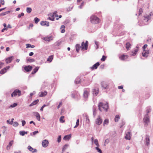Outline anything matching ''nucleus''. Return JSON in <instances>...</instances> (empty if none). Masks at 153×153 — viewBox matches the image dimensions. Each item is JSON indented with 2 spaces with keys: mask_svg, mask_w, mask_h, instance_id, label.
<instances>
[{
  "mask_svg": "<svg viewBox=\"0 0 153 153\" xmlns=\"http://www.w3.org/2000/svg\"><path fill=\"white\" fill-rule=\"evenodd\" d=\"M26 48H30V46H31V45L30 44H26Z\"/></svg>",
  "mask_w": 153,
  "mask_h": 153,
  "instance_id": "obj_61",
  "label": "nucleus"
},
{
  "mask_svg": "<svg viewBox=\"0 0 153 153\" xmlns=\"http://www.w3.org/2000/svg\"><path fill=\"white\" fill-rule=\"evenodd\" d=\"M81 80L79 78H77L75 80V82L76 84H77L80 83Z\"/></svg>",
  "mask_w": 153,
  "mask_h": 153,
  "instance_id": "obj_36",
  "label": "nucleus"
},
{
  "mask_svg": "<svg viewBox=\"0 0 153 153\" xmlns=\"http://www.w3.org/2000/svg\"><path fill=\"white\" fill-rule=\"evenodd\" d=\"M27 132L25 131H19V134L22 136H24L25 134H27Z\"/></svg>",
  "mask_w": 153,
  "mask_h": 153,
  "instance_id": "obj_33",
  "label": "nucleus"
},
{
  "mask_svg": "<svg viewBox=\"0 0 153 153\" xmlns=\"http://www.w3.org/2000/svg\"><path fill=\"white\" fill-rule=\"evenodd\" d=\"M71 137V135L69 134L65 135L63 138V139L65 140H69Z\"/></svg>",
  "mask_w": 153,
  "mask_h": 153,
  "instance_id": "obj_26",
  "label": "nucleus"
},
{
  "mask_svg": "<svg viewBox=\"0 0 153 153\" xmlns=\"http://www.w3.org/2000/svg\"><path fill=\"white\" fill-rule=\"evenodd\" d=\"M151 15V14L150 15H145L142 18L143 23L141 25L147 24V22L150 19Z\"/></svg>",
  "mask_w": 153,
  "mask_h": 153,
  "instance_id": "obj_4",
  "label": "nucleus"
},
{
  "mask_svg": "<svg viewBox=\"0 0 153 153\" xmlns=\"http://www.w3.org/2000/svg\"><path fill=\"white\" fill-rule=\"evenodd\" d=\"M33 114L36 117L38 121H40V116L39 114L37 112H34L33 113Z\"/></svg>",
  "mask_w": 153,
  "mask_h": 153,
  "instance_id": "obj_23",
  "label": "nucleus"
},
{
  "mask_svg": "<svg viewBox=\"0 0 153 153\" xmlns=\"http://www.w3.org/2000/svg\"><path fill=\"white\" fill-rule=\"evenodd\" d=\"M149 51H143L142 53V56L145 57H147L148 56Z\"/></svg>",
  "mask_w": 153,
  "mask_h": 153,
  "instance_id": "obj_19",
  "label": "nucleus"
},
{
  "mask_svg": "<svg viewBox=\"0 0 153 153\" xmlns=\"http://www.w3.org/2000/svg\"><path fill=\"white\" fill-rule=\"evenodd\" d=\"M57 11H55L53 13L49 14L48 19L51 21H54L55 18H56V19L57 20Z\"/></svg>",
  "mask_w": 153,
  "mask_h": 153,
  "instance_id": "obj_3",
  "label": "nucleus"
},
{
  "mask_svg": "<svg viewBox=\"0 0 153 153\" xmlns=\"http://www.w3.org/2000/svg\"><path fill=\"white\" fill-rule=\"evenodd\" d=\"M40 25L42 26H48L49 25V22L47 21H42L40 22Z\"/></svg>",
  "mask_w": 153,
  "mask_h": 153,
  "instance_id": "obj_17",
  "label": "nucleus"
},
{
  "mask_svg": "<svg viewBox=\"0 0 153 153\" xmlns=\"http://www.w3.org/2000/svg\"><path fill=\"white\" fill-rule=\"evenodd\" d=\"M109 120L108 119H106L103 122V126H105V125H108L109 123Z\"/></svg>",
  "mask_w": 153,
  "mask_h": 153,
  "instance_id": "obj_31",
  "label": "nucleus"
},
{
  "mask_svg": "<svg viewBox=\"0 0 153 153\" xmlns=\"http://www.w3.org/2000/svg\"><path fill=\"white\" fill-rule=\"evenodd\" d=\"M53 37L52 36H47L45 37H43L42 38V39L46 41H48L49 42L51 40H53Z\"/></svg>",
  "mask_w": 153,
  "mask_h": 153,
  "instance_id": "obj_15",
  "label": "nucleus"
},
{
  "mask_svg": "<svg viewBox=\"0 0 153 153\" xmlns=\"http://www.w3.org/2000/svg\"><path fill=\"white\" fill-rule=\"evenodd\" d=\"M39 100L37 99L33 101L31 104L29 105L30 106H31L33 105H36L39 102Z\"/></svg>",
  "mask_w": 153,
  "mask_h": 153,
  "instance_id": "obj_27",
  "label": "nucleus"
},
{
  "mask_svg": "<svg viewBox=\"0 0 153 153\" xmlns=\"http://www.w3.org/2000/svg\"><path fill=\"white\" fill-rule=\"evenodd\" d=\"M97 150V152L100 153H102L101 150L99 148L98 146H97L95 148Z\"/></svg>",
  "mask_w": 153,
  "mask_h": 153,
  "instance_id": "obj_47",
  "label": "nucleus"
},
{
  "mask_svg": "<svg viewBox=\"0 0 153 153\" xmlns=\"http://www.w3.org/2000/svg\"><path fill=\"white\" fill-rule=\"evenodd\" d=\"M81 47L80 46V45L78 44H77L76 45V51L77 52H78L79 50L80 47Z\"/></svg>",
  "mask_w": 153,
  "mask_h": 153,
  "instance_id": "obj_39",
  "label": "nucleus"
},
{
  "mask_svg": "<svg viewBox=\"0 0 153 153\" xmlns=\"http://www.w3.org/2000/svg\"><path fill=\"white\" fill-rule=\"evenodd\" d=\"M65 27L64 25H62L61 26V27L60 28V29L61 30V33H64L65 31Z\"/></svg>",
  "mask_w": 153,
  "mask_h": 153,
  "instance_id": "obj_30",
  "label": "nucleus"
},
{
  "mask_svg": "<svg viewBox=\"0 0 153 153\" xmlns=\"http://www.w3.org/2000/svg\"><path fill=\"white\" fill-rule=\"evenodd\" d=\"M100 64L99 62H97L93 65V66L91 68L92 70L96 69H97L98 66L100 65Z\"/></svg>",
  "mask_w": 153,
  "mask_h": 153,
  "instance_id": "obj_21",
  "label": "nucleus"
},
{
  "mask_svg": "<svg viewBox=\"0 0 153 153\" xmlns=\"http://www.w3.org/2000/svg\"><path fill=\"white\" fill-rule=\"evenodd\" d=\"M61 136H59L58 137V142L59 143L61 140Z\"/></svg>",
  "mask_w": 153,
  "mask_h": 153,
  "instance_id": "obj_62",
  "label": "nucleus"
},
{
  "mask_svg": "<svg viewBox=\"0 0 153 153\" xmlns=\"http://www.w3.org/2000/svg\"><path fill=\"white\" fill-rule=\"evenodd\" d=\"M21 92L20 90L18 89H16L11 94V96L12 97L16 96L19 97L21 95Z\"/></svg>",
  "mask_w": 153,
  "mask_h": 153,
  "instance_id": "obj_6",
  "label": "nucleus"
},
{
  "mask_svg": "<svg viewBox=\"0 0 153 153\" xmlns=\"http://www.w3.org/2000/svg\"><path fill=\"white\" fill-rule=\"evenodd\" d=\"M48 141L46 140H45L42 141V145L43 147L46 148L48 144Z\"/></svg>",
  "mask_w": 153,
  "mask_h": 153,
  "instance_id": "obj_14",
  "label": "nucleus"
},
{
  "mask_svg": "<svg viewBox=\"0 0 153 153\" xmlns=\"http://www.w3.org/2000/svg\"><path fill=\"white\" fill-rule=\"evenodd\" d=\"M39 68V67H36L33 70V71L31 73V74H34L36 73L37 72Z\"/></svg>",
  "mask_w": 153,
  "mask_h": 153,
  "instance_id": "obj_28",
  "label": "nucleus"
},
{
  "mask_svg": "<svg viewBox=\"0 0 153 153\" xmlns=\"http://www.w3.org/2000/svg\"><path fill=\"white\" fill-rule=\"evenodd\" d=\"M53 59V55H51L48 58L47 61L51 62Z\"/></svg>",
  "mask_w": 153,
  "mask_h": 153,
  "instance_id": "obj_38",
  "label": "nucleus"
},
{
  "mask_svg": "<svg viewBox=\"0 0 153 153\" xmlns=\"http://www.w3.org/2000/svg\"><path fill=\"white\" fill-rule=\"evenodd\" d=\"M84 4L85 3L84 2H82L81 3V4L79 6V8L80 9H82V7L84 5Z\"/></svg>",
  "mask_w": 153,
  "mask_h": 153,
  "instance_id": "obj_53",
  "label": "nucleus"
},
{
  "mask_svg": "<svg viewBox=\"0 0 153 153\" xmlns=\"http://www.w3.org/2000/svg\"><path fill=\"white\" fill-rule=\"evenodd\" d=\"M71 97L72 98H75L76 100H78L80 98L79 94L76 91L73 92L71 94Z\"/></svg>",
  "mask_w": 153,
  "mask_h": 153,
  "instance_id": "obj_8",
  "label": "nucleus"
},
{
  "mask_svg": "<svg viewBox=\"0 0 153 153\" xmlns=\"http://www.w3.org/2000/svg\"><path fill=\"white\" fill-rule=\"evenodd\" d=\"M32 67L30 65L26 66L24 68V69L27 72L30 71L32 69Z\"/></svg>",
  "mask_w": 153,
  "mask_h": 153,
  "instance_id": "obj_22",
  "label": "nucleus"
},
{
  "mask_svg": "<svg viewBox=\"0 0 153 153\" xmlns=\"http://www.w3.org/2000/svg\"><path fill=\"white\" fill-rule=\"evenodd\" d=\"M128 58V56L126 55L123 54L120 56V59L122 60H125Z\"/></svg>",
  "mask_w": 153,
  "mask_h": 153,
  "instance_id": "obj_18",
  "label": "nucleus"
},
{
  "mask_svg": "<svg viewBox=\"0 0 153 153\" xmlns=\"http://www.w3.org/2000/svg\"><path fill=\"white\" fill-rule=\"evenodd\" d=\"M88 42L87 41H86L85 43L84 42H83L82 43L81 46L80 47L81 48V49L82 50L85 49V50H87L88 49Z\"/></svg>",
  "mask_w": 153,
  "mask_h": 153,
  "instance_id": "obj_10",
  "label": "nucleus"
},
{
  "mask_svg": "<svg viewBox=\"0 0 153 153\" xmlns=\"http://www.w3.org/2000/svg\"><path fill=\"white\" fill-rule=\"evenodd\" d=\"M24 14L23 13H22L21 14L18 15V17L19 18H20L22 16H24Z\"/></svg>",
  "mask_w": 153,
  "mask_h": 153,
  "instance_id": "obj_52",
  "label": "nucleus"
},
{
  "mask_svg": "<svg viewBox=\"0 0 153 153\" xmlns=\"http://www.w3.org/2000/svg\"><path fill=\"white\" fill-rule=\"evenodd\" d=\"M147 44H145V45H144L143 46V51H146V50H145V49L146 48H147Z\"/></svg>",
  "mask_w": 153,
  "mask_h": 153,
  "instance_id": "obj_55",
  "label": "nucleus"
},
{
  "mask_svg": "<svg viewBox=\"0 0 153 153\" xmlns=\"http://www.w3.org/2000/svg\"><path fill=\"white\" fill-rule=\"evenodd\" d=\"M35 91H33V93H31L30 94V97L31 98H32V96L35 93Z\"/></svg>",
  "mask_w": 153,
  "mask_h": 153,
  "instance_id": "obj_60",
  "label": "nucleus"
},
{
  "mask_svg": "<svg viewBox=\"0 0 153 153\" xmlns=\"http://www.w3.org/2000/svg\"><path fill=\"white\" fill-rule=\"evenodd\" d=\"M139 50V45H138L136 47V48H135L134 49V50L132 51L131 55L133 56H135L137 53V52Z\"/></svg>",
  "mask_w": 153,
  "mask_h": 153,
  "instance_id": "obj_12",
  "label": "nucleus"
},
{
  "mask_svg": "<svg viewBox=\"0 0 153 153\" xmlns=\"http://www.w3.org/2000/svg\"><path fill=\"white\" fill-rule=\"evenodd\" d=\"M26 123L25 121L24 120L22 121V126H24Z\"/></svg>",
  "mask_w": 153,
  "mask_h": 153,
  "instance_id": "obj_63",
  "label": "nucleus"
},
{
  "mask_svg": "<svg viewBox=\"0 0 153 153\" xmlns=\"http://www.w3.org/2000/svg\"><path fill=\"white\" fill-rule=\"evenodd\" d=\"M47 106V105H45V104H44V105H43V106L41 107V108H40V111H43V108H44L45 107H46V106Z\"/></svg>",
  "mask_w": 153,
  "mask_h": 153,
  "instance_id": "obj_54",
  "label": "nucleus"
},
{
  "mask_svg": "<svg viewBox=\"0 0 153 153\" xmlns=\"http://www.w3.org/2000/svg\"><path fill=\"white\" fill-rule=\"evenodd\" d=\"M99 93V91L97 89H94L93 91V94L94 95L97 96Z\"/></svg>",
  "mask_w": 153,
  "mask_h": 153,
  "instance_id": "obj_35",
  "label": "nucleus"
},
{
  "mask_svg": "<svg viewBox=\"0 0 153 153\" xmlns=\"http://www.w3.org/2000/svg\"><path fill=\"white\" fill-rule=\"evenodd\" d=\"M102 122V120L100 116H98L95 121V123L97 125H100Z\"/></svg>",
  "mask_w": 153,
  "mask_h": 153,
  "instance_id": "obj_7",
  "label": "nucleus"
},
{
  "mask_svg": "<svg viewBox=\"0 0 153 153\" xmlns=\"http://www.w3.org/2000/svg\"><path fill=\"white\" fill-rule=\"evenodd\" d=\"M34 21L35 22L36 24H37L38 22L40 21V19L37 17H36L34 18Z\"/></svg>",
  "mask_w": 153,
  "mask_h": 153,
  "instance_id": "obj_46",
  "label": "nucleus"
},
{
  "mask_svg": "<svg viewBox=\"0 0 153 153\" xmlns=\"http://www.w3.org/2000/svg\"><path fill=\"white\" fill-rule=\"evenodd\" d=\"M142 12H143L142 9V8L140 9L139 10V16H140L142 14Z\"/></svg>",
  "mask_w": 153,
  "mask_h": 153,
  "instance_id": "obj_58",
  "label": "nucleus"
},
{
  "mask_svg": "<svg viewBox=\"0 0 153 153\" xmlns=\"http://www.w3.org/2000/svg\"><path fill=\"white\" fill-rule=\"evenodd\" d=\"M10 13V11H6L4 13H0V16H5L8 13Z\"/></svg>",
  "mask_w": 153,
  "mask_h": 153,
  "instance_id": "obj_34",
  "label": "nucleus"
},
{
  "mask_svg": "<svg viewBox=\"0 0 153 153\" xmlns=\"http://www.w3.org/2000/svg\"><path fill=\"white\" fill-rule=\"evenodd\" d=\"M64 100H62L59 102V105H58V108L60 107L62 105V103L64 102Z\"/></svg>",
  "mask_w": 153,
  "mask_h": 153,
  "instance_id": "obj_43",
  "label": "nucleus"
},
{
  "mask_svg": "<svg viewBox=\"0 0 153 153\" xmlns=\"http://www.w3.org/2000/svg\"><path fill=\"white\" fill-rule=\"evenodd\" d=\"M89 91L88 89H84L83 96L85 98H86L88 97L89 94Z\"/></svg>",
  "mask_w": 153,
  "mask_h": 153,
  "instance_id": "obj_11",
  "label": "nucleus"
},
{
  "mask_svg": "<svg viewBox=\"0 0 153 153\" xmlns=\"http://www.w3.org/2000/svg\"><path fill=\"white\" fill-rule=\"evenodd\" d=\"M18 123L17 122H15L14 123L13 126H18Z\"/></svg>",
  "mask_w": 153,
  "mask_h": 153,
  "instance_id": "obj_57",
  "label": "nucleus"
},
{
  "mask_svg": "<svg viewBox=\"0 0 153 153\" xmlns=\"http://www.w3.org/2000/svg\"><path fill=\"white\" fill-rule=\"evenodd\" d=\"M47 92L46 91L41 92L39 93V95L40 97H43L47 94Z\"/></svg>",
  "mask_w": 153,
  "mask_h": 153,
  "instance_id": "obj_25",
  "label": "nucleus"
},
{
  "mask_svg": "<svg viewBox=\"0 0 153 153\" xmlns=\"http://www.w3.org/2000/svg\"><path fill=\"white\" fill-rule=\"evenodd\" d=\"M65 117L63 116H62L59 118V121L61 123H63L65 122V120L64 119Z\"/></svg>",
  "mask_w": 153,
  "mask_h": 153,
  "instance_id": "obj_32",
  "label": "nucleus"
},
{
  "mask_svg": "<svg viewBox=\"0 0 153 153\" xmlns=\"http://www.w3.org/2000/svg\"><path fill=\"white\" fill-rule=\"evenodd\" d=\"M13 56H11L6 59L5 61L6 63H10L12 61L13 59Z\"/></svg>",
  "mask_w": 153,
  "mask_h": 153,
  "instance_id": "obj_16",
  "label": "nucleus"
},
{
  "mask_svg": "<svg viewBox=\"0 0 153 153\" xmlns=\"http://www.w3.org/2000/svg\"><path fill=\"white\" fill-rule=\"evenodd\" d=\"M13 140H11V141L9 143V144L8 145L10 146H11L12 145V144L13 143Z\"/></svg>",
  "mask_w": 153,
  "mask_h": 153,
  "instance_id": "obj_59",
  "label": "nucleus"
},
{
  "mask_svg": "<svg viewBox=\"0 0 153 153\" xmlns=\"http://www.w3.org/2000/svg\"><path fill=\"white\" fill-rule=\"evenodd\" d=\"M151 111V110L150 109H147L146 111V114L144 115L143 121L145 126H147L150 122V117L149 114Z\"/></svg>",
  "mask_w": 153,
  "mask_h": 153,
  "instance_id": "obj_1",
  "label": "nucleus"
},
{
  "mask_svg": "<svg viewBox=\"0 0 153 153\" xmlns=\"http://www.w3.org/2000/svg\"><path fill=\"white\" fill-rule=\"evenodd\" d=\"M101 85L102 88L106 89H107L108 86V84L105 82H102L101 83Z\"/></svg>",
  "mask_w": 153,
  "mask_h": 153,
  "instance_id": "obj_24",
  "label": "nucleus"
},
{
  "mask_svg": "<svg viewBox=\"0 0 153 153\" xmlns=\"http://www.w3.org/2000/svg\"><path fill=\"white\" fill-rule=\"evenodd\" d=\"M96 108L95 106H94L93 107V115L94 117H95L96 114Z\"/></svg>",
  "mask_w": 153,
  "mask_h": 153,
  "instance_id": "obj_29",
  "label": "nucleus"
},
{
  "mask_svg": "<svg viewBox=\"0 0 153 153\" xmlns=\"http://www.w3.org/2000/svg\"><path fill=\"white\" fill-rule=\"evenodd\" d=\"M79 119H77V120L76 123V126H74V128H76L79 125Z\"/></svg>",
  "mask_w": 153,
  "mask_h": 153,
  "instance_id": "obj_51",
  "label": "nucleus"
},
{
  "mask_svg": "<svg viewBox=\"0 0 153 153\" xmlns=\"http://www.w3.org/2000/svg\"><path fill=\"white\" fill-rule=\"evenodd\" d=\"M27 61L29 62H34L35 61V60L34 59H30V58H29V59H27Z\"/></svg>",
  "mask_w": 153,
  "mask_h": 153,
  "instance_id": "obj_50",
  "label": "nucleus"
},
{
  "mask_svg": "<svg viewBox=\"0 0 153 153\" xmlns=\"http://www.w3.org/2000/svg\"><path fill=\"white\" fill-rule=\"evenodd\" d=\"M145 143L146 146H148L150 144V138L147 135L146 136L145 140Z\"/></svg>",
  "mask_w": 153,
  "mask_h": 153,
  "instance_id": "obj_13",
  "label": "nucleus"
},
{
  "mask_svg": "<svg viewBox=\"0 0 153 153\" xmlns=\"http://www.w3.org/2000/svg\"><path fill=\"white\" fill-rule=\"evenodd\" d=\"M94 144L97 146H99L98 144V140L97 139H95L94 141Z\"/></svg>",
  "mask_w": 153,
  "mask_h": 153,
  "instance_id": "obj_49",
  "label": "nucleus"
},
{
  "mask_svg": "<svg viewBox=\"0 0 153 153\" xmlns=\"http://www.w3.org/2000/svg\"><path fill=\"white\" fill-rule=\"evenodd\" d=\"M131 45L129 42H127L126 44V48L128 50L130 48H131Z\"/></svg>",
  "mask_w": 153,
  "mask_h": 153,
  "instance_id": "obj_37",
  "label": "nucleus"
},
{
  "mask_svg": "<svg viewBox=\"0 0 153 153\" xmlns=\"http://www.w3.org/2000/svg\"><path fill=\"white\" fill-rule=\"evenodd\" d=\"M28 149L33 153H34L35 152H37V150L36 149H34L31 146H29L27 147Z\"/></svg>",
  "mask_w": 153,
  "mask_h": 153,
  "instance_id": "obj_20",
  "label": "nucleus"
},
{
  "mask_svg": "<svg viewBox=\"0 0 153 153\" xmlns=\"http://www.w3.org/2000/svg\"><path fill=\"white\" fill-rule=\"evenodd\" d=\"M17 103H14L13 104H12L10 105V106H9V108H14L15 107H16V106L17 105Z\"/></svg>",
  "mask_w": 153,
  "mask_h": 153,
  "instance_id": "obj_42",
  "label": "nucleus"
},
{
  "mask_svg": "<svg viewBox=\"0 0 153 153\" xmlns=\"http://www.w3.org/2000/svg\"><path fill=\"white\" fill-rule=\"evenodd\" d=\"M32 11V9L30 7H27L26 8V11L28 13H30Z\"/></svg>",
  "mask_w": 153,
  "mask_h": 153,
  "instance_id": "obj_44",
  "label": "nucleus"
},
{
  "mask_svg": "<svg viewBox=\"0 0 153 153\" xmlns=\"http://www.w3.org/2000/svg\"><path fill=\"white\" fill-rule=\"evenodd\" d=\"M69 146V145L68 144H65V145L62 149V151H65Z\"/></svg>",
  "mask_w": 153,
  "mask_h": 153,
  "instance_id": "obj_45",
  "label": "nucleus"
},
{
  "mask_svg": "<svg viewBox=\"0 0 153 153\" xmlns=\"http://www.w3.org/2000/svg\"><path fill=\"white\" fill-rule=\"evenodd\" d=\"M7 72V71L5 68L2 69L0 71V74H4Z\"/></svg>",
  "mask_w": 153,
  "mask_h": 153,
  "instance_id": "obj_41",
  "label": "nucleus"
},
{
  "mask_svg": "<svg viewBox=\"0 0 153 153\" xmlns=\"http://www.w3.org/2000/svg\"><path fill=\"white\" fill-rule=\"evenodd\" d=\"M120 118V116L118 115H116L114 118V121L115 122H117L118 121Z\"/></svg>",
  "mask_w": 153,
  "mask_h": 153,
  "instance_id": "obj_40",
  "label": "nucleus"
},
{
  "mask_svg": "<svg viewBox=\"0 0 153 153\" xmlns=\"http://www.w3.org/2000/svg\"><path fill=\"white\" fill-rule=\"evenodd\" d=\"M131 134L130 131L128 129L126 131V136L125 138L126 140H130L131 139Z\"/></svg>",
  "mask_w": 153,
  "mask_h": 153,
  "instance_id": "obj_9",
  "label": "nucleus"
},
{
  "mask_svg": "<svg viewBox=\"0 0 153 153\" xmlns=\"http://www.w3.org/2000/svg\"><path fill=\"white\" fill-rule=\"evenodd\" d=\"M0 3L4 5V0H0Z\"/></svg>",
  "mask_w": 153,
  "mask_h": 153,
  "instance_id": "obj_64",
  "label": "nucleus"
},
{
  "mask_svg": "<svg viewBox=\"0 0 153 153\" xmlns=\"http://www.w3.org/2000/svg\"><path fill=\"white\" fill-rule=\"evenodd\" d=\"M39 133V131H35L33 132V134L32 133H30V134L32 136H34L36 135V134H37Z\"/></svg>",
  "mask_w": 153,
  "mask_h": 153,
  "instance_id": "obj_48",
  "label": "nucleus"
},
{
  "mask_svg": "<svg viewBox=\"0 0 153 153\" xmlns=\"http://www.w3.org/2000/svg\"><path fill=\"white\" fill-rule=\"evenodd\" d=\"M106 59V57L105 56L103 55L102 56V58L101 59V61H104Z\"/></svg>",
  "mask_w": 153,
  "mask_h": 153,
  "instance_id": "obj_56",
  "label": "nucleus"
},
{
  "mask_svg": "<svg viewBox=\"0 0 153 153\" xmlns=\"http://www.w3.org/2000/svg\"><path fill=\"white\" fill-rule=\"evenodd\" d=\"M90 19L91 23L93 24H97L99 22V19L96 16H92L91 17Z\"/></svg>",
  "mask_w": 153,
  "mask_h": 153,
  "instance_id": "obj_5",
  "label": "nucleus"
},
{
  "mask_svg": "<svg viewBox=\"0 0 153 153\" xmlns=\"http://www.w3.org/2000/svg\"><path fill=\"white\" fill-rule=\"evenodd\" d=\"M98 107L99 110L101 111H102V110L107 111L108 109V105L107 102L105 104H103L102 102H100L98 105Z\"/></svg>",
  "mask_w": 153,
  "mask_h": 153,
  "instance_id": "obj_2",
  "label": "nucleus"
}]
</instances>
